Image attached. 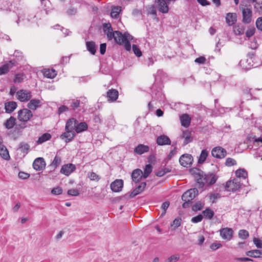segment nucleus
Returning a JSON list of instances; mask_svg holds the SVG:
<instances>
[{
    "label": "nucleus",
    "instance_id": "f257e3e1",
    "mask_svg": "<svg viewBox=\"0 0 262 262\" xmlns=\"http://www.w3.org/2000/svg\"><path fill=\"white\" fill-rule=\"evenodd\" d=\"M103 29L109 40L114 39L116 43L119 45H123L126 50L129 51L131 50L129 40H132L133 37L129 33H125L123 34L119 31H113L110 23L103 24Z\"/></svg>",
    "mask_w": 262,
    "mask_h": 262
},
{
    "label": "nucleus",
    "instance_id": "f03ea898",
    "mask_svg": "<svg viewBox=\"0 0 262 262\" xmlns=\"http://www.w3.org/2000/svg\"><path fill=\"white\" fill-rule=\"evenodd\" d=\"M190 172L196 181L199 188H203L206 185H211L217 180L216 177L213 173L205 174L202 170L197 168H191Z\"/></svg>",
    "mask_w": 262,
    "mask_h": 262
},
{
    "label": "nucleus",
    "instance_id": "7ed1b4c3",
    "mask_svg": "<svg viewBox=\"0 0 262 262\" xmlns=\"http://www.w3.org/2000/svg\"><path fill=\"white\" fill-rule=\"evenodd\" d=\"M32 116V112L28 108H23L18 111V119L21 122H27Z\"/></svg>",
    "mask_w": 262,
    "mask_h": 262
},
{
    "label": "nucleus",
    "instance_id": "20e7f679",
    "mask_svg": "<svg viewBox=\"0 0 262 262\" xmlns=\"http://www.w3.org/2000/svg\"><path fill=\"white\" fill-rule=\"evenodd\" d=\"M241 183L239 179L234 178L227 182L225 188L228 191L234 192L240 188Z\"/></svg>",
    "mask_w": 262,
    "mask_h": 262
},
{
    "label": "nucleus",
    "instance_id": "39448f33",
    "mask_svg": "<svg viewBox=\"0 0 262 262\" xmlns=\"http://www.w3.org/2000/svg\"><path fill=\"white\" fill-rule=\"evenodd\" d=\"M16 97L20 102H27L31 99L32 93L29 90H20L16 93Z\"/></svg>",
    "mask_w": 262,
    "mask_h": 262
},
{
    "label": "nucleus",
    "instance_id": "423d86ee",
    "mask_svg": "<svg viewBox=\"0 0 262 262\" xmlns=\"http://www.w3.org/2000/svg\"><path fill=\"white\" fill-rule=\"evenodd\" d=\"M198 194V190L196 188L190 189L184 192L182 195V200L183 201H191Z\"/></svg>",
    "mask_w": 262,
    "mask_h": 262
},
{
    "label": "nucleus",
    "instance_id": "0eeeda50",
    "mask_svg": "<svg viewBox=\"0 0 262 262\" xmlns=\"http://www.w3.org/2000/svg\"><path fill=\"white\" fill-rule=\"evenodd\" d=\"M242 12L243 21L245 24H249L252 20V11L250 8L240 7Z\"/></svg>",
    "mask_w": 262,
    "mask_h": 262
},
{
    "label": "nucleus",
    "instance_id": "6e6552de",
    "mask_svg": "<svg viewBox=\"0 0 262 262\" xmlns=\"http://www.w3.org/2000/svg\"><path fill=\"white\" fill-rule=\"evenodd\" d=\"M179 162L182 166L186 167H189L193 162L192 156L190 154H184L180 157Z\"/></svg>",
    "mask_w": 262,
    "mask_h": 262
},
{
    "label": "nucleus",
    "instance_id": "1a4fd4ad",
    "mask_svg": "<svg viewBox=\"0 0 262 262\" xmlns=\"http://www.w3.org/2000/svg\"><path fill=\"white\" fill-rule=\"evenodd\" d=\"M211 155L213 157L216 158L223 159L226 156L227 151L223 147L218 146L212 149Z\"/></svg>",
    "mask_w": 262,
    "mask_h": 262
},
{
    "label": "nucleus",
    "instance_id": "9d476101",
    "mask_svg": "<svg viewBox=\"0 0 262 262\" xmlns=\"http://www.w3.org/2000/svg\"><path fill=\"white\" fill-rule=\"evenodd\" d=\"M155 2L157 4V7L160 12L166 13L168 12L169 3L166 0H155Z\"/></svg>",
    "mask_w": 262,
    "mask_h": 262
},
{
    "label": "nucleus",
    "instance_id": "9b49d317",
    "mask_svg": "<svg viewBox=\"0 0 262 262\" xmlns=\"http://www.w3.org/2000/svg\"><path fill=\"white\" fill-rule=\"evenodd\" d=\"M222 238L226 241H230L233 236V231L230 228H224L220 230Z\"/></svg>",
    "mask_w": 262,
    "mask_h": 262
},
{
    "label": "nucleus",
    "instance_id": "f8f14e48",
    "mask_svg": "<svg viewBox=\"0 0 262 262\" xmlns=\"http://www.w3.org/2000/svg\"><path fill=\"white\" fill-rule=\"evenodd\" d=\"M76 169V166L74 164L69 163L63 165L61 169L60 172L67 176H69Z\"/></svg>",
    "mask_w": 262,
    "mask_h": 262
},
{
    "label": "nucleus",
    "instance_id": "ddd939ff",
    "mask_svg": "<svg viewBox=\"0 0 262 262\" xmlns=\"http://www.w3.org/2000/svg\"><path fill=\"white\" fill-rule=\"evenodd\" d=\"M45 166L46 163L42 158H36L33 163V167L36 170H42L45 168Z\"/></svg>",
    "mask_w": 262,
    "mask_h": 262
},
{
    "label": "nucleus",
    "instance_id": "4468645a",
    "mask_svg": "<svg viewBox=\"0 0 262 262\" xmlns=\"http://www.w3.org/2000/svg\"><path fill=\"white\" fill-rule=\"evenodd\" d=\"M123 186V180L117 179L111 184V188L113 192H119L122 190Z\"/></svg>",
    "mask_w": 262,
    "mask_h": 262
},
{
    "label": "nucleus",
    "instance_id": "2eb2a0df",
    "mask_svg": "<svg viewBox=\"0 0 262 262\" xmlns=\"http://www.w3.org/2000/svg\"><path fill=\"white\" fill-rule=\"evenodd\" d=\"M42 105L41 101L39 99H33L30 100L27 104L28 108L30 110H36Z\"/></svg>",
    "mask_w": 262,
    "mask_h": 262
},
{
    "label": "nucleus",
    "instance_id": "dca6fc26",
    "mask_svg": "<svg viewBox=\"0 0 262 262\" xmlns=\"http://www.w3.org/2000/svg\"><path fill=\"white\" fill-rule=\"evenodd\" d=\"M65 132L60 136L61 139H66V142L71 141L75 136V133L74 130H65Z\"/></svg>",
    "mask_w": 262,
    "mask_h": 262
},
{
    "label": "nucleus",
    "instance_id": "f3484780",
    "mask_svg": "<svg viewBox=\"0 0 262 262\" xmlns=\"http://www.w3.org/2000/svg\"><path fill=\"white\" fill-rule=\"evenodd\" d=\"M142 177H143V171L140 169H136L132 173V180L136 183L139 182Z\"/></svg>",
    "mask_w": 262,
    "mask_h": 262
},
{
    "label": "nucleus",
    "instance_id": "a211bd4d",
    "mask_svg": "<svg viewBox=\"0 0 262 262\" xmlns=\"http://www.w3.org/2000/svg\"><path fill=\"white\" fill-rule=\"evenodd\" d=\"M15 66V61H9L0 67V75H4L8 72L9 70Z\"/></svg>",
    "mask_w": 262,
    "mask_h": 262
},
{
    "label": "nucleus",
    "instance_id": "6ab92c4d",
    "mask_svg": "<svg viewBox=\"0 0 262 262\" xmlns=\"http://www.w3.org/2000/svg\"><path fill=\"white\" fill-rule=\"evenodd\" d=\"M149 150V147L147 145L144 144H139L134 149V152L138 155H142L144 153L147 152Z\"/></svg>",
    "mask_w": 262,
    "mask_h": 262
},
{
    "label": "nucleus",
    "instance_id": "aec40b11",
    "mask_svg": "<svg viewBox=\"0 0 262 262\" xmlns=\"http://www.w3.org/2000/svg\"><path fill=\"white\" fill-rule=\"evenodd\" d=\"M157 143L159 145H170L171 141L167 136L161 135L157 138Z\"/></svg>",
    "mask_w": 262,
    "mask_h": 262
},
{
    "label": "nucleus",
    "instance_id": "412c9836",
    "mask_svg": "<svg viewBox=\"0 0 262 262\" xmlns=\"http://www.w3.org/2000/svg\"><path fill=\"white\" fill-rule=\"evenodd\" d=\"M146 186L145 182H142L138 187H137L130 194V196L133 198L138 194L143 192Z\"/></svg>",
    "mask_w": 262,
    "mask_h": 262
},
{
    "label": "nucleus",
    "instance_id": "4be33fe9",
    "mask_svg": "<svg viewBox=\"0 0 262 262\" xmlns=\"http://www.w3.org/2000/svg\"><path fill=\"white\" fill-rule=\"evenodd\" d=\"M17 103L14 101H9L5 103V109L7 113H11L17 107Z\"/></svg>",
    "mask_w": 262,
    "mask_h": 262
},
{
    "label": "nucleus",
    "instance_id": "5701e85b",
    "mask_svg": "<svg viewBox=\"0 0 262 262\" xmlns=\"http://www.w3.org/2000/svg\"><path fill=\"white\" fill-rule=\"evenodd\" d=\"M77 123V121L74 118H71L68 119L66 122L65 130H75L76 125Z\"/></svg>",
    "mask_w": 262,
    "mask_h": 262
},
{
    "label": "nucleus",
    "instance_id": "b1692460",
    "mask_svg": "<svg viewBox=\"0 0 262 262\" xmlns=\"http://www.w3.org/2000/svg\"><path fill=\"white\" fill-rule=\"evenodd\" d=\"M181 138L184 139V145H186L192 141V138L191 136V132L188 130H183L181 135Z\"/></svg>",
    "mask_w": 262,
    "mask_h": 262
},
{
    "label": "nucleus",
    "instance_id": "393cba45",
    "mask_svg": "<svg viewBox=\"0 0 262 262\" xmlns=\"http://www.w3.org/2000/svg\"><path fill=\"white\" fill-rule=\"evenodd\" d=\"M107 97H108V101H115L118 97V92L115 89L110 90L107 92Z\"/></svg>",
    "mask_w": 262,
    "mask_h": 262
},
{
    "label": "nucleus",
    "instance_id": "a878e982",
    "mask_svg": "<svg viewBox=\"0 0 262 262\" xmlns=\"http://www.w3.org/2000/svg\"><path fill=\"white\" fill-rule=\"evenodd\" d=\"M246 254L251 257L260 258L262 257V251L257 249L250 250L246 252Z\"/></svg>",
    "mask_w": 262,
    "mask_h": 262
},
{
    "label": "nucleus",
    "instance_id": "bb28decb",
    "mask_svg": "<svg viewBox=\"0 0 262 262\" xmlns=\"http://www.w3.org/2000/svg\"><path fill=\"white\" fill-rule=\"evenodd\" d=\"M226 20L227 23L231 26L234 24L236 20V15L235 13H228L226 15Z\"/></svg>",
    "mask_w": 262,
    "mask_h": 262
},
{
    "label": "nucleus",
    "instance_id": "cd10ccee",
    "mask_svg": "<svg viewBox=\"0 0 262 262\" xmlns=\"http://www.w3.org/2000/svg\"><path fill=\"white\" fill-rule=\"evenodd\" d=\"M180 119L182 126L186 127L189 126L191 119L188 114H185L182 115L180 117Z\"/></svg>",
    "mask_w": 262,
    "mask_h": 262
},
{
    "label": "nucleus",
    "instance_id": "c85d7f7f",
    "mask_svg": "<svg viewBox=\"0 0 262 262\" xmlns=\"http://www.w3.org/2000/svg\"><path fill=\"white\" fill-rule=\"evenodd\" d=\"M51 138V135L49 133H44L41 136H40L37 141H36V143L37 144H41L43 143L49 141Z\"/></svg>",
    "mask_w": 262,
    "mask_h": 262
},
{
    "label": "nucleus",
    "instance_id": "c756f323",
    "mask_svg": "<svg viewBox=\"0 0 262 262\" xmlns=\"http://www.w3.org/2000/svg\"><path fill=\"white\" fill-rule=\"evenodd\" d=\"M43 76L48 78H54L56 75V72L55 70L52 69H45L43 71Z\"/></svg>",
    "mask_w": 262,
    "mask_h": 262
},
{
    "label": "nucleus",
    "instance_id": "7c9ffc66",
    "mask_svg": "<svg viewBox=\"0 0 262 262\" xmlns=\"http://www.w3.org/2000/svg\"><path fill=\"white\" fill-rule=\"evenodd\" d=\"M88 129V125L84 122L76 123L75 132L77 133H80Z\"/></svg>",
    "mask_w": 262,
    "mask_h": 262
},
{
    "label": "nucleus",
    "instance_id": "2f4dec72",
    "mask_svg": "<svg viewBox=\"0 0 262 262\" xmlns=\"http://www.w3.org/2000/svg\"><path fill=\"white\" fill-rule=\"evenodd\" d=\"M245 27L243 25H237L233 27V31L235 35H242L245 32Z\"/></svg>",
    "mask_w": 262,
    "mask_h": 262
},
{
    "label": "nucleus",
    "instance_id": "473e14b6",
    "mask_svg": "<svg viewBox=\"0 0 262 262\" xmlns=\"http://www.w3.org/2000/svg\"><path fill=\"white\" fill-rule=\"evenodd\" d=\"M87 50L92 54L95 55L96 53V45L94 41H90L86 42Z\"/></svg>",
    "mask_w": 262,
    "mask_h": 262
},
{
    "label": "nucleus",
    "instance_id": "72a5a7b5",
    "mask_svg": "<svg viewBox=\"0 0 262 262\" xmlns=\"http://www.w3.org/2000/svg\"><path fill=\"white\" fill-rule=\"evenodd\" d=\"M16 119L14 117H10L5 123V126L7 129H11L16 123Z\"/></svg>",
    "mask_w": 262,
    "mask_h": 262
},
{
    "label": "nucleus",
    "instance_id": "f704fd0d",
    "mask_svg": "<svg viewBox=\"0 0 262 262\" xmlns=\"http://www.w3.org/2000/svg\"><path fill=\"white\" fill-rule=\"evenodd\" d=\"M235 175L238 179L239 178L246 179L247 177V172L244 168H239L236 170Z\"/></svg>",
    "mask_w": 262,
    "mask_h": 262
},
{
    "label": "nucleus",
    "instance_id": "c9c22d12",
    "mask_svg": "<svg viewBox=\"0 0 262 262\" xmlns=\"http://www.w3.org/2000/svg\"><path fill=\"white\" fill-rule=\"evenodd\" d=\"M208 156V151L206 149H203L202 150L201 153L199 156L198 160L199 164H203L206 160L207 157Z\"/></svg>",
    "mask_w": 262,
    "mask_h": 262
},
{
    "label": "nucleus",
    "instance_id": "e433bc0d",
    "mask_svg": "<svg viewBox=\"0 0 262 262\" xmlns=\"http://www.w3.org/2000/svg\"><path fill=\"white\" fill-rule=\"evenodd\" d=\"M152 170V166L150 164H147L144 168V172L143 176L144 178H147Z\"/></svg>",
    "mask_w": 262,
    "mask_h": 262
},
{
    "label": "nucleus",
    "instance_id": "4c0bfd02",
    "mask_svg": "<svg viewBox=\"0 0 262 262\" xmlns=\"http://www.w3.org/2000/svg\"><path fill=\"white\" fill-rule=\"evenodd\" d=\"M121 11V7H113L111 13V17L113 18H117Z\"/></svg>",
    "mask_w": 262,
    "mask_h": 262
},
{
    "label": "nucleus",
    "instance_id": "58836bf2",
    "mask_svg": "<svg viewBox=\"0 0 262 262\" xmlns=\"http://www.w3.org/2000/svg\"><path fill=\"white\" fill-rule=\"evenodd\" d=\"M19 148L21 150V152L27 154L29 152L30 145L28 143L21 142L19 144Z\"/></svg>",
    "mask_w": 262,
    "mask_h": 262
},
{
    "label": "nucleus",
    "instance_id": "ea45409f",
    "mask_svg": "<svg viewBox=\"0 0 262 262\" xmlns=\"http://www.w3.org/2000/svg\"><path fill=\"white\" fill-rule=\"evenodd\" d=\"M61 162V158L59 156L56 155L55 157L53 162H52V163L51 164V166L54 168H56L60 164Z\"/></svg>",
    "mask_w": 262,
    "mask_h": 262
},
{
    "label": "nucleus",
    "instance_id": "a19ab883",
    "mask_svg": "<svg viewBox=\"0 0 262 262\" xmlns=\"http://www.w3.org/2000/svg\"><path fill=\"white\" fill-rule=\"evenodd\" d=\"M238 234L239 237L242 239H246L249 236L248 231L245 229L239 230Z\"/></svg>",
    "mask_w": 262,
    "mask_h": 262
},
{
    "label": "nucleus",
    "instance_id": "79ce46f5",
    "mask_svg": "<svg viewBox=\"0 0 262 262\" xmlns=\"http://www.w3.org/2000/svg\"><path fill=\"white\" fill-rule=\"evenodd\" d=\"M202 213L204 216L208 219H211L214 215L213 211L209 208L203 211Z\"/></svg>",
    "mask_w": 262,
    "mask_h": 262
},
{
    "label": "nucleus",
    "instance_id": "37998d69",
    "mask_svg": "<svg viewBox=\"0 0 262 262\" xmlns=\"http://www.w3.org/2000/svg\"><path fill=\"white\" fill-rule=\"evenodd\" d=\"M14 56L15 57V59L12 60V61H15V65L17 61H21L23 59V53L22 52L17 50L15 51L14 53Z\"/></svg>",
    "mask_w": 262,
    "mask_h": 262
},
{
    "label": "nucleus",
    "instance_id": "c03bdc74",
    "mask_svg": "<svg viewBox=\"0 0 262 262\" xmlns=\"http://www.w3.org/2000/svg\"><path fill=\"white\" fill-rule=\"evenodd\" d=\"M88 177L92 181L98 182L100 179V177L94 172H89L88 173Z\"/></svg>",
    "mask_w": 262,
    "mask_h": 262
},
{
    "label": "nucleus",
    "instance_id": "a18cd8bd",
    "mask_svg": "<svg viewBox=\"0 0 262 262\" xmlns=\"http://www.w3.org/2000/svg\"><path fill=\"white\" fill-rule=\"evenodd\" d=\"M0 155L5 160H9L10 159L9 152L6 148L5 149L3 148L1 149Z\"/></svg>",
    "mask_w": 262,
    "mask_h": 262
},
{
    "label": "nucleus",
    "instance_id": "49530a36",
    "mask_svg": "<svg viewBox=\"0 0 262 262\" xmlns=\"http://www.w3.org/2000/svg\"><path fill=\"white\" fill-rule=\"evenodd\" d=\"M204 204L201 201L196 202L194 205H193L192 209L194 211L200 210L202 209Z\"/></svg>",
    "mask_w": 262,
    "mask_h": 262
},
{
    "label": "nucleus",
    "instance_id": "de8ad7c7",
    "mask_svg": "<svg viewBox=\"0 0 262 262\" xmlns=\"http://www.w3.org/2000/svg\"><path fill=\"white\" fill-rule=\"evenodd\" d=\"M71 106L73 110H76L79 107H81L80 101L79 100L74 99L71 103Z\"/></svg>",
    "mask_w": 262,
    "mask_h": 262
},
{
    "label": "nucleus",
    "instance_id": "09e8293b",
    "mask_svg": "<svg viewBox=\"0 0 262 262\" xmlns=\"http://www.w3.org/2000/svg\"><path fill=\"white\" fill-rule=\"evenodd\" d=\"M133 51L134 53V54L137 56V57H140L142 56V53L140 49L139 48V47L136 45H133Z\"/></svg>",
    "mask_w": 262,
    "mask_h": 262
},
{
    "label": "nucleus",
    "instance_id": "8fccbe9b",
    "mask_svg": "<svg viewBox=\"0 0 262 262\" xmlns=\"http://www.w3.org/2000/svg\"><path fill=\"white\" fill-rule=\"evenodd\" d=\"M225 165L228 167L232 166L236 164V161L234 159L228 158L226 160Z\"/></svg>",
    "mask_w": 262,
    "mask_h": 262
},
{
    "label": "nucleus",
    "instance_id": "3c124183",
    "mask_svg": "<svg viewBox=\"0 0 262 262\" xmlns=\"http://www.w3.org/2000/svg\"><path fill=\"white\" fill-rule=\"evenodd\" d=\"M77 13V8L71 7L67 11V14L68 15L72 16L75 15Z\"/></svg>",
    "mask_w": 262,
    "mask_h": 262
},
{
    "label": "nucleus",
    "instance_id": "603ef678",
    "mask_svg": "<svg viewBox=\"0 0 262 262\" xmlns=\"http://www.w3.org/2000/svg\"><path fill=\"white\" fill-rule=\"evenodd\" d=\"M24 78V75L23 74H17L15 75L14 79V82H21Z\"/></svg>",
    "mask_w": 262,
    "mask_h": 262
},
{
    "label": "nucleus",
    "instance_id": "864d4df0",
    "mask_svg": "<svg viewBox=\"0 0 262 262\" xmlns=\"http://www.w3.org/2000/svg\"><path fill=\"white\" fill-rule=\"evenodd\" d=\"M180 259V256L178 254L172 255L170 256L168 259L167 262H177Z\"/></svg>",
    "mask_w": 262,
    "mask_h": 262
},
{
    "label": "nucleus",
    "instance_id": "5fc2aeb1",
    "mask_svg": "<svg viewBox=\"0 0 262 262\" xmlns=\"http://www.w3.org/2000/svg\"><path fill=\"white\" fill-rule=\"evenodd\" d=\"M62 192V189L60 187H57L54 188L51 190V193L54 195H59V194H61Z\"/></svg>",
    "mask_w": 262,
    "mask_h": 262
},
{
    "label": "nucleus",
    "instance_id": "6e6d98bb",
    "mask_svg": "<svg viewBox=\"0 0 262 262\" xmlns=\"http://www.w3.org/2000/svg\"><path fill=\"white\" fill-rule=\"evenodd\" d=\"M255 24L257 29L262 31V17L257 18Z\"/></svg>",
    "mask_w": 262,
    "mask_h": 262
},
{
    "label": "nucleus",
    "instance_id": "4d7b16f0",
    "mask_svg": "<svg viewBox=\"0 0 262 262\" xmlns=\"http://www.w3.org/2000/svg\"><path fill=\"white\" fill-rule=\"evenodd\" d=\"M203 215L201 214H199L196 216L193 217L191 219V222L193 223H197L202 221L203 219Z\"/></svg>",
    "mask_w": 262,
    "mask_h": 262
},
{
    "label": "nucleus",
    "instance_id": "13d9d810",
    "mask_svg": "<svg viewBox=\"0 0 262 262\" xmlns=\"http://www.w3.org/2000/svg\"><path fill=\"white\" fill-rule=\"evenodd\" d=\"M68 194L72 196H78L79 194V192L77 189H71L68 190Z\"/></svg>",
    "mask_w": 262,
    "mask_h": 262
},
{
    "label": "nucleus",
    "instance_id": "bf43d9fd",
    "mask_svg": "<svg viewBox=\"0 0 262 262\" xmlns=\"http://www.w3.org/2000/svg\"><path fill=\"white\" fill-rule=\"evenodd\" d=\"M253 241L254 245L257 248H262V242L260 239L258 238L254 237Z\"/></svg>",
    "mask_w": 262,
    "mask_h": 262
},
{
    "label": "nucleus",
    "instance_id": "052dcab7",
    "mask_svg": "<svg viewBox=\"0 0 262 262\" xmlns=\"http://www.w3.org/2000/svg\"><path fill=\"white\" fill-rule=\"evenodd\" d=\"M169 202L168 201H166L164 202L161 206V208L163 210V212L162 213V215L165 213L166 210L169 206Z\"/></svg>",
    "mask_w": 262,
    "mask_h": 262
},
{
    "label": "nucleus",
    "instance_id": "680f3d73",
    "mask_svg": "<svg viewBox=\"0 0 262 262\" xmlns=\"http://www.w3.org/2000/svg\"><path fill=\"white\" fill-rule=\"evenodd\" d=\"M194 61L199 64H204L206 61V58L204 56H200L196 58Z\"/></svg>",
    "mask_w": 262,
    "mask_h": 262
},
{
    "label": "nucleus",
    "instance_id": "e2e57ef3",
    "mask_svg": "<svg viewBox=\"0 0 262 262\" xmlns=\"http://www.w3.org/2000/svg\"><path fill=\"white\" fill-rule=\"evenodd\" d=\"M30 177V174L25 172H19L18 177L21 179H27Z\"/></svg>",
    "mask_w": 262,
    "mask_h": 262
},
{
    "label": "nucleus",
    "instance_id": "0e129e2a",
    "mask_svg": "<svg viewBox=\"0 0 262 262\" xmlns=\"http://www.w3.org/2000/svg\"><path fill=\"white\" fill-rule=\"evenodd\" d=\"M255 33V29L254 28H250L247 30L246 32V36L248 37H250L253 35Z\"/></svg>",
    "mask_w": 262,
    "mask_h": 262
},
{
    "label": "nucleus",
    "instance_id": "69168bd1",
    "mask_svg": "<svg viewBox=\"0 0 262 262\" xmlns=\"http://www.w3.org/2000/svg\"><path fill=\"white\" fill-rule=\"evenodd\" d=\"M181 219H176L173 221L172 224H171V226H174V228H177L181 225Z\"/></svg>",
    "mask_w": 262,
    "mask_h": 262
},
{
    "label": "nucleus",
    "instance_id": "338daca9",
    "mask_svg": "<svg viewBox=\"0 0 262 262\" xmlns=\"http://www.w3.org/2000/svg\"><path fill=\"white\" fill-rule=\"evenodd\" d=\"M222 246V245L221 244L214 243L210 245V248L213 250H215L221 248Z\"/></svg>",
    "mask_w": 262,
    "mask_h": 262
},
{
    "label": "nucleus",
    "instance_id": "774afa93",
    "mask_svg": "<svg viewBox=\"0 0 262 262\" xmlns=\"http://www.w3.org/2000/svg\"><path fill=\"white\" fill-rule=\"evenodd\" d=\"M106 44L105 43H101L100 46V53L102 55H104L106 51Z\"/></svg>",
    "mask_w": 262,
    "mask_h": 262
}]
</instances>
